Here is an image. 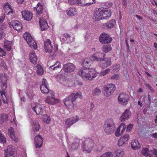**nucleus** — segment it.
Wrapping results in <instances>:
<instances>
[{"mask_svg": "<svg viewBox=\"0 0 157 157\" xmlns=\"http://www.w3.org/2000/svg\"><path fill=\"white\" fill-rule=\"evenodd\" d=\"M103 128L104 132L107 135H109L113 133L115 129V126L113 121L109 120L105 122Z\"/></svg>", "mask_w": 157, "mask_h": 157, "instance_id": "obj_2", "label": "nucleus"}, {"mask_svg": "<svg viewBox=\"0 0 157 157\" xmlns=\"http://www.w3.org/2000/svg\"><path fill=\"white\" fill-rule=\"evenodd\" d=\"M75 69V65L72 63H67L63 66V69L65 72H71L73 71Z\"/></svg>", "mask_w": 157, "mask_h": 157, "instance_id": "obj_11", "label": "nucleus"}, {"mask_svg": "<svg viewBox=\"0 0 157 157\" xmlns=\"http://www.w3.org/2000/svg\"><path fill=\"white\" fill-rule=\"evenodd\" d=\"M0 78L1 81V86L2 90L0 91L1 95L2 96L3 94H4L5 96H6L5 90L7 87V79L6 76L5 75L2 76Z\"/></svg>", "mask_w": 157, "mask_h": 157, "instance_id": "obj_8", "label": "nucleus"}, {"mask_svg": "<svg viewBox=\"0 0 157 157\" xmlns=\"http://www.w3.org/2000/svg\"><path fill=\"white\" fill-rule=\"evenodd\" d=\"M78 146V144L75 142L72 144L71 146V148L73 149H76Z\"/></svg>", "mask_w": 157, "mask_h": 157, "instance_id": "obj_46", "label": "nucleus"}, {"mask_svg": "<svg viewBox=\"0 0 157 157\" xmlns=\"http://www.w3.org/2000/svg\"><path fill=\"white\" fill-rule=\"evenodd\" d=\"M64 36L66 38V39H69V38H70V35L67 34H63Z\"/></svg>", "mask_w": 157, "mask_h": 157, "instance_id": "obj_58", "label": "nucleus"}, {"mask_svg": "<svg viewBox=\"0 0 157 157\" xmlns=\"http://www.w3.org/2000/svg\"><path fill=\"white\" fill-rule=\"evenodd\" d=\"M129 139V136L128 134H125L119 140L118 145L120 146L124 144H127L128 141Z\"/></svg>", "mask_w": 157, "mask_h": 157, "instance_id": "obj_17", "label": "nucleus"}, {"mask_svg": "<svg viewBox=\"0 0 157 157\" xmlns=\"http://www.w3.org/2000/svg\"><path fill=\"white\" fill-rule=\"evenodd\" d=\"M37 70L36 71L37 74L40 75H43L44 71L41 66L40 65L38 64L37 65Z\"/></svg>", "mask_w": 157, "mask_h": 157, "instance_id": "obj_37", "label": "nucleus"}, {"mask_svg": "<svg viewBox=\"0 0 157 157\" xmlns=\"http://www.w3.org/2000/svg\"><path fill=\"white\" fill-rule=\"evenodd\" d=\"M94 144L92 140L89 138L86 139L82 143V147L83 150L88 153H90L93 148Z\"/></svg>", "mask_w": 157, "mask_h": 157, "instance_id": "obj_4", "label": "nucleus"}, {"mask_svg": "<svg viewBox=\"0 0 157 157\" xmlns=\"http://www.w3.org/2000/svg\"><path fill=\"white\" fill-rule=\"evenodd\" d=\"M93 19L95 21H99L102 19L101 15L100 8L96 9L93 15Z\"/></svg>", "mask_w": 157, "mask_h": 157, "instance_id": "obj_25", "label": "nucleus"}, {"mask_svg": "<svg viewBox=\"0 0 157 157\" xmlns=\"http://www.w3.org/2000/svg\"><path fill=\"white\" fill-rule=\"evenodd\" d=\"M8 24L10 27H12L15 30L18 31L22 29V25L21 23L17 20L12 21L9 22Z\"/></svg>", "mask_w": 157, "mask_h": 157, "instance_id": "obj_9", "label": "nucleus"}, {"mask_svg": "<svg viewBox=\"0 0 157 157\" xmlns=\"http://www.w3.org/2000/svg\"><path fill=\"white\" fill-rule=\"evenodd\" d=\"M23 37L30 47L33 48L35 49H37V45L36 43L29 33L25 32L23 34Z\"/></svg>", "mask_w": 157, "mask_h": 157, "instance_id": "obj_3", "label": "nucleus"}, {"mask_svg": "<svg viewBox=\"0 0 157 157\" xmlns=\"http://www.w3.org/2000/svg\"><path fill=\"white\" fill-rule=\"evenodd\" d=\"M5 17V16L4 15L2 16H1L0 18V23H2V22L4 19Z\"/></svg>", "mask_w": 157, "mask_h": 157, "instance_id": "obj_59", "label": "nucleus"}, {"mask_svg": "<svg viewBox=\"0 0 157 157\" xmlns=\"http://www.w3.org/2000/svg\"><path fill=\"white\" fill-rule=\"evenodd\" d=\"M109 71L110 69H107L101 72L100 74L103 76H104L109 73Z\"/></svg>", "mask_w": 157, "mask_h": 157, "instance_id": "obj_44", "label": "nucleus"}, {"mask_svg": "<svg viewBox=\"0 0 157 157\" xmlns=\"http://www.w3.org/2000/svg\"><path fill=\"white\" fill-rule=\"evenodd\" d=\"M76 10L75 8H70L67 14L69 16H73L76 14Z\"/></svg>", "mask_w": 157, "mask_h": 157, "instance_id": "obj_35", "label": "nucleus"}, {"mask_svg": "<svg viewBox=\"0 0 157 157\" xmlns=\"http://www.w3.org/2000/svg\"><path fill=\"white\" fill-rule=\"evenodd\" d=\"M146 86L147 87L152 93L155 92L154 89L148 83L146 84Z\"/></svg>", "mask_w": 157, "mask_h": 157, "instance_id": "obj_50", "label": "nucleus"}, {"mask_svg": "<svg viewBox=\"0 0 157 157\" xmlns=\"http://www.w3.org/2000/svg\"><path fill=\"white\" fill-rule=\"evenodd\" d=\"M131 147L133 150H136L140 148V145L137 140H135L131 142Z\"/></svg>", "mask_w": 157, "mask_h": 157, "instance_id": "obj_26", "label": "nucleus"}, {"mask_svg": "<svg viewBox=\"0 0 157 157\" xmlns=\"http://www.w3.org/2000/svg\"><path fill=\"white\" fill-rule=\"evenodd\" d=\"M112 155L110 152H106L105 154H102L101 157H110Z\"/></svg>", "mask_w": 157, "mask_h": 157, "instance_id": "obj_48", "label": "nucleus"}, {"mask_svg": "<svg viewBox=\"0 0 157 157\" xmlns=\"http://www.w3.org/2000/svg\"><path fill=\"white\" fill-rule=\"evenodd\" d=\"M14 151L13 147L8 146L7 148L4 150L5 157H14Z\"/></svg>", "mask_w": 157, "mask_h": 157, "instance_id": "obj_13", "label": "nucleus"}, {"mask_svg": "<svg viewBox=\"0 0 157 157\" xmlns=\"http://www.w3.org/2000/svg\"><path fill=\"white\" fill-rule=\"evenodd\" d=\"M116 24V21L114 19L110 20L108 22L105 23L102 25V28L105 29H110L113 28Z\"/></svg>", "mask_w": 157, "mask_h": 157, "instance_id": "obj_19", "label": "nucleus"}, {"mask_svg": "<svg viewBox=\"0 0 157 157\" xmlns=\"http://www.w3.org/2000/svg\"><path fill=\"white\" fill-rule=\"evenodd\" d=\"M151 136L154 138H157V133H153Z\"/></svg>", "mask_w": 157, "mask_h": 157, "instance_id": "obj_64", "label": "nucleus"}, {"mask_svg": "<svg viewBox=\"0 0 157 157\" xmlns=\"http://www.w3.org/2000/svg\"><path fill=\"white\" fill-rule=\"evenodd\" d=\"M78 98H73V99H71V100H70L69 101H67V102H64V104L65 105L67 106H69V105H75V104L74 102L75 101L76 99Z\"/></svg>", "mask_w": 157, "mask_h": 157, "instance_id": "obj_36", "label": "nucleus"}, {"mask_svg": "<svg viewBox=\"0 0 157 157\" xmlns=\"http://www.w3.org/2000/svg\"><path fill=\"white\" fill-rule=\"evenodd\" d=\"M4 33L1 30L0 31V39H1L3 36Z\"/></svg>", "mask_w": 157, "mask_h": 157, "instance_id": "obj_60", "label": "nucleus"}, {"mask_svg": "<svg viewBox=\"0 0 157 157\" xmlns=\"http://www.w3.org/2000/svg\"><path fill=\"white\" fill-rule=\"evenodd\" d=\"M92 0L94 3H95V0ZM76 3L80 6H90L92 4H93V3L88 2L87 3H85V2H83V0H76Z\"/></svg>", "mask_w": 157, "mask_h": 157, "instance_id": "obj_28", "label": "nucleus"}, {"mask_svg": "<svg viewBox=\"0 0 157 157\" xmlns=\"http://www.w3.org/2000/svg\"><path fill=\"white\" fill-rule=\"evenodd\" d=\"M6 7L8 8L10 10L12 9L11 8V6L7 2H6V3H4V5L3 6L4 9H5Z\"/></svg>", "mask_w": 157, "mask_h": 157, "instance_id": "obj_49", "label": "nucleus"}, {"mask_svg": "<svg viewBox=\"0 0 157 157\" xmlns=\"http://www.w3.org/2000/svg\"><path fill=\"white\" fill-rule=\"evenodd\" d=\"M133 126L132 124H130L128 125L126 128V131L128 132H130L132 129Z\"/></svg>", "mask_w": 157, "mask_h": 157, "instance_id": "obj_47", "label": "nucleus"}, {"mask_svg": "<svg viewBox=\"0 0 157 157\" xmlns=\"http://www.w3.org/2000/svg\"><path fill=\"white\" fill-rule=\"evenodd\" d=\"M33 128L34 132L39 131L40 126L38 121H36L33 123Z\"/></svg>", "mask_w": 157, "mask_h": 157, "instance_id": "obj_33", "label": "nucleus"}, {"mask_svg": "<svg viewBox=\"0 0 157 157\" xmlns=\"http://www.w3.org/2000/svg\"><path fill=\"white\" fill-rule=\"evenodd\" d=\"M22 15L25 19L28 21L31 20L33 17L32 13L28 11L22 12Z\"/></svg>", "mask_w": 157, "mask_h": 157, "instance_id": "obj_24", "label": "nucleus"}, {"mask_svg": "<svg viewBox=\"0 0 157 157\" xmlns=\"http://www.w3.org/2000/svg\"><path fill=\"white\" fill-rule=\"evenodd\" d=\"M130 98L129 95L124 92L121 93L118 98V102L120 103L125 105L128 104V102Z\"/></svg>", "mask_w": 157, "mask_h": 157, "instance_id": "obj_6", "label": "nucleus"}, {"mask_svg": "<svg viewBox=\"0 0 157 157\" xmlns=\"http://www.w3.org/2000/svg\"><path fill=\"white\" fill-rule=\"evenodd\" d=\"M33 109L34 111L36 113L37 115H39L41 113L43 109L42 108L41 105H36L35 107L33 108Z\"/></svg>", "mask_w": 157, "mask_h": 157, "instance_id": "obj_31", "label": "nucleus"}, {"mask_svg": "<svg viewBox=\"0 0 157 157\" xmlns=\"http://www.w3.org/2000/svg\"><path fill=\"white\" fill-rule=\"evenodd\" d=\"M98 58H100L104 59V60L105 59V54L102 52H98L97 53L94 54Z\"/></svg>", "mask_w": 157, "mask_h": 157, "instance_id": "obj_41", "label": "nucleus"}, {"mask_svg": "<svg viewBox=\"0 0 157 157\" xmlns=\"http://www.w3.org/2000/svg\"><path fill=\"white\" fill-rule=\"evenodd\" d=\"M122 4L124 7H126L127 6V3L126 0H123Z\"/></svg>", "mask_w": 157, "mask_h": 157, "instance_id": "obj_57", "label": "nucleus"}, {"mask_svg": "<svg viewBox=\"0 0 157 157\" xmlns=\"http://www.w3.org/2000/svg\"><path fill=\"white\" fill-rule=\"evenodd\" d=\"M119 128H126V126L125 125V124L124 123H122L119 126Z\"/></svg>", "mask_w": 157, "mask_h": 157, "instance_id": "obj_54", "label": "nucleus"}, {"mask_svg": "<svg viewBox=\"0 0 157 157\" xmlns=\"http://www.w3.org/2000/svg\"><path fill=\"white\" fill-rule=\"evenodd\" d=\"M68 2L71 5H74L76 3V0H69Z\"/></svg>", "mask_w": 157, "mask_h": 157, "instance_id": "obj_52", "label": "nucleus"}, {"mask_svg": "<svg viewBox=\"0 0 157 157\" xmlns=\"http://www.w3.org/2000/svg\"><path fill=\"white\" fill-rule=\"evenodd\" d=\"M91 58L93 60L97 61H103L104 60V59L98 58V57L95 55L94 54L92 55Z\"/></svg>", "mask_w": 157, "mask_h": 157, "instance_id": "obj_39", "label": "nucleus"}, {"mask_svg": "<svg viewBox=\"0 0 157 157\" xmlns=\"http://www.w3.org/2000/svg\"><path fill=\"white\" fill-rule=\"evenodd\" d=\"M92 61L90 58L84 59L82 63V66L83 68L78 71V74L86 80H91L95 78L97 74L96 73L95 69L90 68Z\"/></svg>", "mask_w": 157, "mask_h": 157, "instance_id": "obj_1", "label": "nucleus"}, {"mask_svg": "<svg viewBox=\"0 0 157 157\" xmlns=\"http://www.w3.org/2000/svg\"><path fill=\"white\" fill-rule=\"evenodd\" d=\"M47 82L45 79L43 78L42 82L40 85L41 92L44 94H47L49 92V89L47 85Z\"/></svg>", "mask_w": 157, "mask_h": 157, "instance_id": "obj_10", "label": "nucleus"}, {"mask_svg": "<svg viewBox=\"0 0 157 157\" xmlns=\"http://www.w3.org/2000/svg\"><path fill=\"white\" fill-rule=\"evenodd\" d=\"M90 110H92L93 108L94 107V105L92 102H91L90 104Z\"/></svg>", "mask_w": 157, "mask_h": 157, "instance_id": "obj_61", "label": "nucleus"}, {"mask_svg": "<svg viewBox=\"0 0 157 157\" xmlns=\"http://www.w3.org/2000/svg\"><path fill=\"white\" fill-rule=\"evenodd\" d=\"M5 55H6V53L4 51V50L2 49L0 52V56H5Z\"/></svg>", "mask_w": 157, "mask_h": 157, "instance_id": "obj_56", "label": "nucleus"}, {"mask_svg": "<svg viewBox=\"0 0 157 157\" xmlns=\"http://www.w3.org/2000/svg\"><path fill=\"white\" fill-rule=\"evenodd\" d=\"M39 23L42 31H44L48 28V25L46 21L44 19L40 18Z\"/></svg>", "mask_w": 157, "mask_h": 157, "instance_id": "obj_22", "label": "nucleus"}, {"mask_svg": "<svg viewBox=\"0 0 157 157\" xmlns=\"http://www.w3.org/2000/svg\"><path fill=\"white\" fill-rule=\"evenodd\" d=\"M43 140L41 136L39 135L35 137L34 144L36 148H39L42 146Z\"/></svg>", "mask_w": 157, "mask_h": 157, "instance_id": "obj_14", "label": "nucleus"}, {"mask_svg": "<svg viewBox=\"0 0 157 157\" xmlns=\"http://www.w3.org/2000/svg\"><path fill=\"white\" fill-rule=\"evenodd\" d=\"M131 115V112L130 110L126 109L121 116L120 118V120L121 122L124 121L128 119Z\"/></svg>", "mask_w": 157, "mask_h": 157, "instance_id": "obj_18", "label": "nucleus"}, {"mask_svg": "<svg viewBox=\"0 0 157 157\" xmlns=\"http://www.w3.org/2000/svg\"><path fill=\"white\" fill-rule=\"evenodd\" d=\"M152 153L155 155L157 154V150L156 149H154L152 151Z\"/></svg>", "mask_w": 157, "mask_h": 157, "instance_id": "obj_62", "label": "nucleus"}, {"mask_svg": "<svg viewBox=\"0 0 157 157\" xmlns=\"http://www.w3.org/2000/svg\"><path fill=\"white\" fill-rule=\"evenodd\" d=\"M101 93V91L99 89L96 88L93 90L92 94L94 96H98Z\"/></svg>", "mask_w": 157, "mask_h": 157, "instance_id": "obj_38", "label": "nucleus"}, {"mask_svg": "<svg viewBox=\"0 0 157 157\" xmlns=\"http://www.w3.org/2000/svg\"><path fill=\"white\" fill-rule=\"evenodd\" d=\"M121 129V128H119V126H118L115 133V135L116 136L118 137L121 136V134H120Z\"/></svg>", "mask_w": 157, "mask_h": 157, "instance_id": "obj_45", "label": "nucleus"}, {"mask_svg": "<svg viewBox=\"0 0 157 157\" xmlns=\"http://www.w3.org/2000/svg\"><path fill=\"white\" fill-rule=\"evenodd\" d=\"M99 40L102 44L110 43L112 40V38L106 33H103L100 36Z\"/></svg>", "mask_w": 157, "mask_h": 157, "instance_id": "obj_7", "label": "nucleus"}, {"mask_svg": "<svg viewBox=\"0 0 157 157\" xmlns=\"http://www.w3.org/2000/svg\"><path fill=\"white\" fill-rule=\"evenodd\" d=\"M35 10L37 12V13L38 14H41L43 13V7L42 4L39 2L37 5V7L34 8V10Z\"/></svg>", "mask_w": 157, "mask_h": 157, "instance_id": "obj_29", "label": "nucleus"}, {"mask_svg": "<svg viewBox=\"0 0 157 157\" xmlns=\"http://www.w3.org/2000/svg\"><path fill=\"white\" fill-rule=\"evenodd\" d=\"M81 97L82 95L80 92H79V93H77L76 94L72 93L71 95L68 96L67 97L64 99L63 101L64 103L65 102H67L69 101L70 100H71V99H73V98H74L75 97L78 98V97H79L80 98Z\"/></svg>", "mask_w": 157, "mask_h": 157, "instance_id": "obj_23", "label": "nucleus"}, {"mask_svg": "<svg viewBox=\"0 0 157 157\" xmlns=\"http://www.w3.org/2000/svg\"><path fill=\"white\" fill-rule=\"evenodd\" d=\"M148 151V148H145L141 152L144 155L147 156L149 155V154L147 153Z\"/></svg>", "mask_w": 157, "mask_h": 157, "instance_id": "obj_42", "label": "nucleus"}, {"mask_svg": "<svg viewBox=\"0 0 157 157\" xmlns=\"http://www.w3.org/2000/svg\"><path fill=\"white\" fill-rule=\"evenodd\" d=\"M51 121L50 116L47 115H44L43 121L45 123H49Z\"/></svg>", "mask_w": 157, "mask_h": 157, "instance_id": "obj_40", "label": "nucleus"}, {"mask_svg": "<svg viewBox=\"0 0 157 157\" xmlns=\"http://www.w3.org/2000/svg\"><path fill=\"white\" fill-rule=\"evenodd\" d=\"M29 58L30 62L34 64H36L37 61V58L35 53L33 52L29 55Z\"/></svg>", "mask_w": 157, "mask_h": 157, "instance_id": "obj_27", "label": "nucleus"}, {"mask_svg": "<svg viewBox=\"0 0 157 157\" xmlns=\"http://www.w3.org/2000/svg\"><path fill=\"white\" fill-rule=\"evenodd\" d=\"M10 136L12 139H13L14 141L15 140L14 139L15 138L14 135V133L13 132H10Z\"/></svg>", "mask_w": 157, "mask_h": 157, "instance_id": "obj_55", "label": "nucleus"}, {"mask_svg": "<svg viewBox=\"0 0 157 157\" xmlns=\"http://www.w3.org/2000/svg\"><path fill=\"white\" fill-rule=\"evenodd\" d=\"M8 116L6 114H3L1 115L0 118V123L2 124L4 121L8 120Z\"/></svg>", "mask_w": 157, "mask_h": 157, "instance_id": "obj_34", "label": "nucleus"}, {"mask_svg": "<svg viewBox=\"0 0 157 157\" xmlns=\"http://www.w3.org/2000/svg\"><path fill=\"white\" fill-rule=\"evenodd\" d=\"M136 17L137 18V19L139 20H141L143 19V18L141 17L139 15H138L137 14L136 15Z\"/></svg>", "mask_w": 157, "mask_h": 157, "instance_id": "obj_63", "label": "nucleus"}, {"mask_svg": "<svg viewBox=\"0 0 157 157\" xmlns=\"http://www.w3.org/2000/svg\"><path fill=\"white\" fill-rule=\"evenodd\" d=\"M104 63H100V67L104 69L111 65V59L110 57H107L106 59H105L103 61Z\"/></svg>", "mask_w": 157, "mask_h": 157, "instance_id": "obj_21", "label": "nucleus"}, {"mask_svg": "<svg viewBox=\"0 0 157 157\" xmlns=\"http://www.w3.org/2000/svg\"><path fill=\"white\" fill-rule=\"evenodd\" d=\"M116 89L115 85L113 84H107L104 87V95L106 97L111 95Z\"/></svg>", "mask_w": 157, "mask_h": 157, "instance_id": "obj_5", "label": "nucleus"}, {"mask_svg": "<svg viewBox=\"0 0 157 157\" xmlns=\"http://www.w3.org/2000/svg\"><path fill=\"white\" fill-rule=\"evenodd\" d=\"M60 67V64L57 66H54V65L51 66L49 67V68H51L52 70H54L56 68Z\"/></svg>", "mask_w": 157, "mask_h": 157, "instance_id": "obj_53", "label": "nucleus"}, {"mask_svg": "<svg viewBox=\"0 0 157 157\" xmlns=\"http://www.w3.org/2000/svg\"><path fill=\"white\" fill-rule=\"evenodd\" d=\"M102 19H108L111 15V12L109 10H106L104 8H100Z\"/></svg>", "mask_w": 157, "mask_h": 157, "instance_id": "obj_12", "label": "nucleus"}, {"mask_svg": "<svg viewBox=\"0 0 157 157\" xmlns=\"http://www.w3.org/2000/svg\"><path fill=\"white\" fill-rule=\"evenodd\" d=\"M111 78L113 80H118L120 79V77L119 74H116L113 75Z\"/></svg>", "mask_w": 157, "mask_h": 157, "instance_id": "obj_43", "label": "nucleus"}, {"mask_svg": "<svg viewBox=\"0 0 157 157\" xmlns=\"http://www.w3.org/2000/svg\"><path fill=\"white\" fill-rule=\"evenodd\" d=\"M44 48L46 52L50 53L52 51L53 47L51 45V42L49 39H47L46 41L44 42Z\"/></svg>", "mask_w": 157, "mask_h": 157, "instance_id": "obj_15", "label": "nucleus"}, {"mask_svg": "<svg viewBox=\"0 0 157 157\" xmlns=\"http://www.w3.org/2000/svg\"><path fill=\"white\" fill-rule=\"evenodd\" d=\"M102 51L105 52L107 53L112 50L110 44L104 45L102 47Z\"/></svg>", "mask_w": 157, "mask_h": 157, "instance_id": "obj_32", "label": "nucleus"}, {"mask_svg": "<svg viewBox=\"0 0 157 157\" xmlns=\"http://www.w3.org/2000/svg\"><path fill=\"white\" fill-rule=\"evenodd\" d=\"M59 100L54 97L48 96L45 99L46 103L51 105H54L59 102Z\"/></svg>", "mask_w": 157, "mask_h": 157, "instance_id": "obj_20", "label": "nucleus"}, {"mask_svg": "<svg viewBox=\"0 0 157 157\" xmlns=\"http://www.w3.org/2000/svg\"><path fill=\"white\" fill-rule=\"evenodd\" d=\"M79 118L78 116L72 117L66 120L65 124L67 125V128L70 127L71 125L78 121Z\"/></svg>", "mask_w": 157, "mask_h": 157, "instance_id": "obj_16", "label": "nucleus"}, {"mask_svg": "<svg viewBox=\"0 0 157 157\" xmlns=\"http://www.w3.org/2000/svg\"><path fill=\"white\" fill-rule=\"evenodd\" d=\"M124 155V152L121 150L116 151L112 154V157H123Z\"/></svg>", "mask_w": 157, "mask_h": 157, "instance_id": "obj_30", "label": "nucleus"}, {"mask_svg": "<svg viewBox=\"0 0 157 157\" xmlns=\"http://www.w3.org/2000/svg\"><path fill=\"white\" fill-rule=\"evenodd\" d=\"M120 69V66L119 64H116L113 70L114 72H117Z\"/></svg>", "mask_w": 157, "mask_h": 157, "instance_id": "obj_51", "label": "nucleus"}]
</instances>
